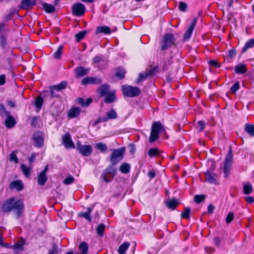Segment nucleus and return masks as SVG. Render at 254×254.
I'll return each instance as SVG.
<instances>
[{
  "label": "nucleus",
  "mask_w": 254,
  "mask_h": 254,
  "mask_svg": "<svg viewBox=\"0 0 254 254\" xmlns=\"http://www.w3.org/2000/svg\"><path fill=\"white\" fill-rule=\"evenodd\" d=\"M165 129L160 122H154L151 126V133L149 136V142L153 143L159 138V134L163 132L165 133Z\"/></svg>",
  "instance_id": "f257e3e1"
},
{
  "label": "nucleus",
  "mask_w": 254,
  "mask_h": 254,
  "mask_svg": "<svg viewBox=\"0 0 254 254\" xmlns=\"http://www.w3.org/2000/svg\"><path fill=\"white\" fill-rule=\"evenodd\" d=\"M116 174V169L113 166H110L104 171L101 177L105 182L109 183L113 180Z\"/></svg>",
  "instance_id": "f03ea898"
},
{
  "label": "nucleus",
  "mask_w": 254,
  "mask_h": 254,
  "mask_svg": "<svg viewBox=\"0 0 254 254\" xmlns=\"http://www.w3.org/2000/svg\"><path fill=\"white\" fill-rule=\"evenodd\" d=\"M122 91L124 95L129 97L137 96L140 93L139 88L129 85L123 86Z\"/></svg>",
  "instance_id": "7ed1b4c3"
},
{
  "label": "nucleus",
  "mask_w": 254,
  "mask_h": 254,
  "mask_svg": "<svg viewBox=\"0 0 254 254\" xmlns=\"http://www.w3.org/2000/svg\"><path fill=\"white\" fill-rule=\"evenodd\" d=\"M233 161V155L230 149L229 153L226 155L225 160L223 171L225 177H227L229 174Z\"/></svg>",
  "instance_id": "20e7f679"
},
{
  "label": "nucleus",
  "mask_w": 254,
  "mask_h": 254,
  "mask_svg": "<svg viewBox=\"0 0 254 254\" xmlns=\"http://www.w3.org/2000/svg\"><path fill=\"white\" fill-rule=\"evenodd\" d=\"M124 152L125 150L123 148L114 150L110 158L112 164L115 165L120 161L123 157Z\"/></svg>",
  "instance_id": "39448f33"
},
{
  "label": "nucleus",
  "mask_w": 254,
  "mask_h": 254,
  "mask_svg": "<svg viewBox=\"0 0 254 254\" xmlns=\"http://www.w3.org/2000/svg\"><path fill=\"white\" fill-rule=\"evenodd\" d=\"M175 44L174 36L172 34L168 33L164 35L162 44V50H165Z\"/></svg>",
  "instance_id": "423d86ee"
},
{
  "label": "nucleus",
  "mask_w": 254,
  "mask_h": 254,
  "mask_svg": "<svg viewBox=\"0 0 254 254\" xmlns=\"http://www.w3.org/2000/svg\"><path fill=\"white\" fill-rule=\"evenodd\" d=\"M76 145L79 153L83 156H88L92 152V147L90 145H82L78 142Z\"/></svg>",
  "instance_id": "0eeeda50"
},
{
  "label": "nucleus",
  "mask_w": 254,
  "mask_h": 254,
  "mask_svg": "<svg viewBox=\"0 0 254 254\" xmlns=\"http://www.w3.org/2000/svg\"><path fill=\"white\" fill-rule=\"evenodd\" d=\"M23 201L19 199L13 201L12 210L16 214L17 217H20L24 211Z\"/></svg>",
  "instance_id": "6e6552de"
},
{
  "label": "nucleus",
  "mask_w": 254,
  "mask_h": 254,
  "mask_svg": "<svg viewBox=\"0 0 254 254\" xmlns=\"http://www.w3.org/2000/svg\"><path fill=\"white\" fill-rule=\"evenodd\" d=\"M34 145L35 146L41 148L43 145L44 134L41 131L36 132L33 135Z\"/></svg>",
  "instance_id": "1a4fd4ad"
},
{
  "label": "nucleus",
  "mask_w": 254,
  "mask_h": 254,
  "mask_svg": "<svg viewBox=\"0 0 254 254\" xmlns=\"http://www.w3.org/2000/svg\"><path fill=\"white\" fill-rule=\"evenodd\" d=\"M72 13L76 16H82L85 12V6L81 3H76L72 7Z\"/></svg>",
  "instance_id": "9d476101"
},
{
  "label": "nucleus",
  "mask_w": 254,
  "mask_h": 254,
  "mask_svg": "<svg viewBox=\"0 0 254 254\" xmlns=\"http://www.w3.org/2000/svg\"><path fill=\"white\" fill-rule=\"evenodd\" d=\"M63 142L65 147L66 148H73L74 147V143H73L71 136L68 133H65L63 136Z\"/></svg>",
  "instance_id": "9b49d317"
},
{
  "label": "nucleus",
  "mask_w": 254,
  "mask_h": 254,
  "mask_svg": "<svg viewBox=\"0 0 254 254\" xmlns=\"http://www.w3.org/2000/svg\"><path fill=\"white\" fill-rule=\"evenodd\" d=\"M102 80L100 78L95 77H87L83 78L82 80V84L83 85L87 84H98L101 83Z\"/></svg>",
  "instance_id": "f8f14e48"
},
{
  "label": "nucleus",
  "mask_w": 254,
  "mask_h": 254,
  "mask_svg": "<svg viewBox=\"0 0 254 254\" xmlns=\"http://www.w3.org/2000/svg\"><path fill=\"white\" fill-rule=\"evenodd\" d=\"M14 201V198H11L5 201L2 206V210L5 212H10L11 210H12L13 203Z\"/></svg>",
  "instance_id": "ddd939ff"
},
{
  "label": "nucleus",
  "mask_w": 254,
  "mask_h": 254,
  "mask_svg": "<svg viewBox=\"0 0 254 254\" xmlns=\"http://www.w3.org/2000/svg\"><path fill=\"white\" fill-rule=\"evenodd\" d=\"M117 115L116 111L114 109H111L110 111L106 113V117L100 118L99 120L102 122H107L109 120H113L116 119Z\"/></svg>",
  "instance_id": "4468645a"
},
{
  "label": "nucleus",
  "mask_w": 254,
  "mask_h": 254,
  "mask_svg": "<svg viewBox=\"0 0 254 254\" xmlns=\"http://www.w3.org/2000/svg\"><path fill=\"white\" fill-rule=\"evenodd\" d=\"M9 188L11 190L15 189L17 191H21L23 189L24 185L21 180H16L10 183Z\"/></svg>",
  "instance_id": "2eb2a0df"
},
{
  "label": "nucleus",
  "mask_w": 254,
  "mask_h": 254,
  "mask_svg": "<svg viewBox=\"0 0 254 254\" xmlns=\"http://www.w3.org/2000/svg\"><path fill=\"white\" fill-rule=\"evenodd\" d=\"M206 181L211 184H217V175L208 171L205 173Z\"/></svg>",
  "instance_id": "dca6fc26"
},
{
  "label": "nucleus",
  "mask_w": 254,
  "mask_h": 254,
  "mask_svg": "<svg viewBox=\"0 0 254 254\" xmlns=\"http://www.w3.org/2000/svg\"><path fill=\"white\" fill-rule=\"evenodd\" d=\"M196 24V20L194 19L190 23L189 28L187 29V31L184 34V38L185 40H189L192 34V31L194 29Z\"/></svg>",
  "instance_id": "f3484780"
},
{
  "label": "nucleus",
  "mask_w": 254,
  "mask_h": 254,
  "mask_svg": "<svg viewBox=\"0 0 254 254\" xmlns=\"http://www.w3.org/2000/svg\"><path fill=\"white\" fill-rule=\"evenodd\" d=\"M98 93L101 96H105L110 91V86L107 84L101 85L97 90Z\"/></svg>",
  "instance_id": "a211bd4d"
},
{
  "label": "nucleus",
  "mask_w": 254,
  "mask_h": 254,
  "mask_svg": "<svg viewBox=\"0 0 254 254\" xmlns=\"http://www.w3.org/2000/svg\"><path fill=\"white\" fill-rule=\"evenodd\" d=\"M89 70V68H85L82 66H78L75 69V72L77 77H81L88 74Z\"/></svg>",
  "instance_id": "6ab92c4d"
},
{
  "label": "nucleus",
  "mask_w": 254,
  "mask_h": 254,
  "mask_svg": "<svg viewBox=\"0 0 254 254\" xmlns=\"http://www.w3.org/2000/svg\"><path fill=\"white\" fill-rule=\"evenodd\" d=\"M111 33V29L109 27L106 26H98L96 28V34L103 33L105 35L110 34Z\"/></svg>",
  "instance_id": "aec40b11"
},
{
  "label": "nucleus",
  "mask_w": 254,
  "mask_h": 254,
  "mask_svg": "<svg viewBox=\"0 0 254 254\" xmlns=\"http://www.w3.org/2000/svg\"><path fill=\"white\" fill-rule=\"evenodd\" d=\"M116 99L115 91L113 90L105 96L104 101L107 103H111Z\"/></svg>",
  "instance_id": "412c9836"
},
{
  "label": "nucleus",
  "mask_w": 254,
  "mask_h": 254,
  "mask_svg": "<svg viewBox=\"0 0 254 254\" xmlns=\"http://www.w3.org/2000/svg\"><path fill=\"white\" fill-rule=\"evenodd\" d=\"M153 73V70L150 69L148 71L144 73H140L139 74V77L137 79V82L143 81L147 79V78Z\"/></svg>",
  "instance_id": "4be33fe9"
},
{
  "label": "nucleus",
  "mask_w": 254,
  "mask_h": 254,
  "mask_svg": "<svg viewBox=\"0 0 254 254\" xmlns=\"http://www.w3.org/2000/svg\"><path fill=\"white\" fill-rule=\"evenodd\" d=\"M165 204L168 208L174 210L179 204V202L175 199H170L165 201Z\"/></svg>",
  "instance_id": "5701e85b"
},
{
  "label": "nucleus",
  "mask_w": 254,
  "mask_h": 254,
  "mask_svg": "<svg viewBox=\"0 0 254 254\" xmlns=\"http://www.w3.org/2000/svg\"><path fill=\"white\" fill-rule=\"evenodd\" d=\"M36 3V0H23L21 2V6L23 8H28L35 5Z\"/></svg>",
  "instance_id": "b1692460"
},
{
  "label": "nucleus",
  "mask_w": 254,
  "mask_h": 254,
  "mask_svg": "<svg viewBox=\"0 0 254 254\" xmlns=\"http://www.w3.org/2000/svg\"><path fill=\"white\" fill-rule=\"evenodd\" d=\"M5 125L7 128H12L15 125V121L14 119L9 115L6 117V119L4 121Z\"/></svg>",
  "instance_id": "393cba45"
},
{
  "label": "nucleus",
  "mask_w": 254,
  "mask_h": 254,
  "mask_svg": "<svg viewBox=\"0 0 254 254\" xmlns=\"http://www.w3.org/2000/svg\"><path fill=\"white\" fill-rule=\"evenodd\" d=\"M80 112L81 110L79 107H74L70 110L68 115L69 118H74L77 117Z\"/></svg>",
  "instance_id": "a878e982"
},
{
  "label": "nucleus",
  "mask_w": 254,
  "mask_h": 254,
  "mask_svg": "<svg viewBox=\"0 0 254 254\" xmlns=\"http://www.w3.org/2000/svg\"><path fill=\"white\" fill-rule=\"evenodd\" d=\"M254 47V38L248 40L245 44L244 47L243 48L242 53L246 52L249 49L252 48Z\"/></svg>",
  "instance_id": "bb28decb"
},
{
  "label": "nucleus",
  "mask_w": 254,
  "mask_h": 254,
  "mask_svg": "<svg viewBox=\"0 0 254 254\" xmlns=\"http://www.w3.org/2000/svg\"><path fill=\"white\" fill-rule=\"evenodd\" d=\"M79 250L81 252V254L77 253L76 254H87L88 251V246L86 243L82 242L79 246Z\"/></svg>",
  "instance_id": "cd10ccee"
},
{
  "label": "nucleus",
  "mask_w": 254,
  "mask_h": 254,
  "mask_svg": "<svg viewBox=\"0 0 254 254\" xmlns=\"http://www.w3.org/2000/svg\"><path fill=\"white\" fill-rule=\"evenodd\" d=\"M129 244L128 242H124L119 248L118 252L119 254H125L126 251L128 249Z\"/></svg>",
  "instance_id": "c85d7f7f"
},
{
  "label": "nucleus",
  "mask_w": 254,
  "mask_h": 254,
  "mask_svg": "<svg viewBox=\"0 0 254 254\" xmlns=\"http://www.w3.org/2000/svg\"><path fill=\"white\" fill-rule=\"evenodd\" d=\"M47 181V177L44 173H40L38 176V183L41 186H43Z\"/></svg>",
  "instance_id": "c756f323"
},
{
  "label": "nucleus",
  "mask_w": 254,
  "mask_h": 254,
  "mask_svg": "<svg viewBox=\"0 0 254 254\" xmlns=\"http://www.w3.org/2000/svg\"><path fill=\"white\" fill-rule=\"evenodd\" d=\"M130 169V166L129 164L127 163H123L119 168V170L124 174L128 173Z\"/></svg>",
  "instance_id": "7c9ffc66"
},
{
  "label": "nucleus",
  "mask_w": 254,
  "mask_h": 254,
  "mask_svg": "<svg viewBox=\"0 0 254 254\" xmlns=\"http://www.w3.org/2000/svg\"><path fill=\"white\" fill-rule=\"evenodd\" d=\"M235 71L237 73L243 74L247 71L246 65L243 64H240L235 66Z\"/></svg>",
  "instance_id": "2f4dec72"
},
{
  "label": "nucleus",
  "mask_w": 254,
  "mask_h": 254,
  "mask_svg": "<svg viewBox=\"0 0 254 254\" xmlns=\"http://www.w3.org/2000/svg\"><path fill=\"white\" fill-rule=\"evenodd\" d=\"M161 151L157 148H150L148 152V155L150 157H155L160 154Z\"/></svg>",
  "instance_id": "473e14b6"
},
{
  "label": "nucleus",
  "mask_w": 254,
  "mask_h": 254,
  "mask_svg": "<svg viewBox=\"0 0 254 254\" xmlns=\"http://www.w3.org/2000/svg\"><path fill=\"white\" fill-rule=\"evenodd\" d=\"M42 6L43 9L48 13L53 12L55 10L54 6L50 4L43 3Z\"/></svg>",
  "instance_id": "72a5a7b5"
},
{
  "label": "nucleus",
  "mask_w": 254,
  "mask_h": 254,
  "mask_svg": "<svg viewBox=\"0 0 254 254\" xmlns=\"http://www.w3.org/2000/svg\"><path fill=\"white\" fill-rule=\"evenodd\" d=\"M0 45L1 47L5 49L7 45V42L6 36L3 34H1L0 35Z\"/></svg>",
  "instance_id": "f704fd0d"
},
{
  "label": "nucleus",
  "mask_w": 254,
  "mask_h": 254,
  "mask_svg": "<svg viewBox=\"0 0 254 254\" xmlns=\"http://www.w3.org/2000/svg\"><path fill=\"white\" fill-rule=\"evenodd\" d=\"M43 104V99L41 96H38L35 99V105L36 108L40 110L41 109Z\"/></svg>",
  "instance_id": "c9c22d12"
},
{
  "label": "nucleus",
  "mask_w": 254,
  "mask_h": 254,
  "mask_svg": "<svg viewBox=\"0 0 254 254\" xmlns=\"http://www.w3.org/2000/svg\"><path fill=\"white\" fill-rule=\"evenodd\" d=\"M245 130L250 136H254V125L248 124L245 126Z\"/></svg>",
  "instance_id": "e433bc0d"
},
{
  "label": "nucleus",
  "mask_w": 254,
  "mask_h": 254,
  "mask_svg": "<svg viewBox=\"0 0 254 254\" xmlns=\"http://www.w3.org/2000/svg\"><path fill=\"white\" fill-rule=\"evenodd\" d=\"M67 85V82L65 81H62L60 84L53 86L56 90L60 91L65 88Z\"/></svg>",
  "instance_id": "4c0bfd02"
},
{
  "label": "nucleus",
  "mask_w": 254,
  "mask_h": 254,
  "mask_svg": "<svg viewBox=\"0 0 254 254\" xmlns=\"http://www.w3.org/2000/svg\"><path fill=\"white\" fill-rule=\"evenodd\" d=\"M63 46H60L59 47L57 50L54 54V57L56 59H60L63 53Z\"/></svg>",
  "instance_id": "58836bf2"
},
{
  "label": "nucleus",
  "mask_w": 254,
  "mask_h": 254,
  "mask_svg": "<svg viewBox=\"0 0 254 254\" xmlns=\"http://www.w3.org/2000/svg\"><path fill=\"white\" fill-rule=\"evenodd\" d=\"M0 114L2 117H7L10 115L9 113L7 111L3 105H0Z\"/></svg>",
  "instance_id": "ea45409f"
},
{
  "label": "nucleus",
  "mask_w": 254,
  "mask_h": 254,
  "mask_svg": "<svg viewBox=\"0 0 254 254\" xmlns=\"http://www.w3.org/2000/svg\"><path fill=\"white\" fill-rule=\"evenodd\" d=\"M105 226L103 224H100L97 227V233L99 236H103L105 230Z\"/></svg>",
  "instance_id": "a19ab883"
},
{
  "label": "nucleus",
  "mask_w": 254,
  "mask_h": 254,
  "mask_svg": "<svg viewBox=\"0 0 254 254\" xmlns=\"http://www.w3.org/2000/svg\"><path fill=\"white\" fill-rule=\"evenodd\" d=\"M20 167L24 175L27 177H29L30 174L31 168L27 167L24 164H22Z\"/></svg>",
  "instance_id": "79ce46f5"
},
{
  "label": "nucleus",
  "mask_w": 254,
  "mask_h": 254,
  "mask_svg": "<svg viewBox=\"0 0 254 254\" xmlns=\"http://www.w3.org/2000/svg\"><path fill=\"white\" fill-rule=\"evenodd\" d=\"M95 147L96 149L100 150L101 152L106 151L107 149V145L103 143L99 142L95 144Z\"/></svg>",
  "instance_id": "37998d69"
},
{
  "label": "nucleus",
  "mask_w": 254,
  "mask_h": 254,
  "mask_svg": "<svg viewBox=\"0 0 254 254\" xmlns=\"http://www.w3.org/2000/svg\"><path fill=\"white\" fill-rule=\"evenodd\" d=\"M86 33V30H83L76 34L75 35L76 41L77 42L81 41L84 37Z\"/></svg>",
  "instance_id": "c03bdc74"
},
{
  "label": "nucleus",
  "mask_w": 254,
  "mask_h": 254,
  "mask_svg": "<svg viewBox=\"0 0 254 254\" xmlns=\"http://www.w3.org/2000/svg\"><path fill=\"white\" fill-rule=\"evenodd\" d=\"M125 74V71L123 68H118L116 72V75L120 79H122L124 77Z\"/></svg>",
  "instance_id": "a18cd8bd"
},
{
  "label": "nucleus",
  "mask_w": 254,
  "mask_h": 254,
  "mask_svg": "<svg viewBox=\"0 0 254 254\" xmlns=\"http://www.w3.org/2000/svg\"><path fill=\"white\" fill-rule=\"evenodd\" d=\"M252 190V186L250 184L248 183L244 185V191L245 194H250Z\"/></svg>",
  "instance_id": "49530a36"
},
{
  "label": "nucleus",
  "mask_w": 254,
  "mask_h": 254,
  "mask_svg": "<svg viewBox=\"0 0 254 254\" xmlns=\"http://www.w3.org/2000/svg\"><path fill=\"white\" fill-rule=\"evenodd\" d=\"M24 242L22 241L21 243H17L12 246V248L17 251H22L23 250V245Z\"/></svg>",
  "instance_id": "de8ad7c7"
},
{
  "label": "nucleus",
  "mask_w": 254,
  "mask_h": 254,
  "mask_svg": "<svg viewBox=\"0 0 254 254\" xmlns=\"http://www.w3.org/2000/svg\"><path fill=\"white\" fill-rule=\"evenodd\" d=\"M190 209L189 208H185L184 211L181 214L182 218L189 219L190 216Z\"/></svg>",
  "instance_id": "09e8293b"
},
{
  "label": "nucleus",
  "mask_w": 254,
  "mask_h": 254,
  "mask_svg": "<svg viewBox=\"0 0 254 254\" xmlns=\"http://www.w3.org/2000/svg\"><path fill=\"white\" fill-rule=\"evenodd\" d=\"M9 160L11 162H14L16 164L18 163V159L15 151H13L10 153L9 156Z\"/></svg>",
  "instance_id": "8fccbe9b"
},
{
  "label": "nucleus",
  "mask_w": 254,
  "mask_h": 254,
  "mask_svg": "<svg viewBox=\"0 0 254 254\" xmlns=\"http://www.w3.org/2000/svg\"><path fill=\"white\" fill-rule=\"evenodd\" d=\"M205 198V195L203 194L201 195H195L194 196V201L197 203H199L202 202Z\"/></svg>",
  "instance_id": "3c124183"
},
{
  "label": "nucleus",
  "mask_w": 254,
  "mask_h": 254,
  "mask_svg": "<svg viewBox=\"0 0 254 254\" xmlns=\"http://www.w3.org/2000/svg\"><path fill=\"white\" fill-rule=\"evenodd\" d=\"M74 181V179L73 177L69 176L66 177L64 180V184L65 185H70Z\"/></svg>",
  "instance_id": "603ef678"
},
{
  "label": "nucleus",
  "mask_w": 254,
  "mask_h": 254,
  "mask_svg": "<svg viewBox=\"0 0 254 254\" xmlns=\"http://www.w3.org/2000/svg\"><path fill=\"white\" fill-rule=\"evenodd\" d=\"M240 88V84L239 82H236L231 88V91L233 93H235Z\"/></svg>",
  "instance_id": "864d4df0"
},
{
  "label": "nucleus",
  "mask_w": 254,
  "mask_h": 254,
  "mask_svg": "<svg viewBox=\"0 0 254 254\" xmlns=\"http://www.w3.org/2000/svg\"><path fill=\"white\" fill-rule=\"evenodd\" d=\"M179 8L182 11H186L187 8V5L185 2L180 1L179 2Z\"/></svg>",
  "instance_id": "5fc2aeb1"
},
{
  "label": "nucleus",
  "mask_w": 254,
  "mask_h": 254,
  "mask_svg": "<svg viewBox=\"0 0 254 254\" xmlns=\"http://www.w3.org/2000/svg\"><path fill=\"white\" fill-rule=\"evenodd\" d=\"M104 61V57L103 56H97L93 59V62L94 64H98Z\"/></svg>",
  "instance_id": "6e6d98bb"
},
{
  "label": "nucleus",
  "mask_w": 254,
  "mask_h": 254,
  "mask_svg": "<svg viewBox=\"0 0 254 254\" xmlns=\"http://www.w3.org/2000/svg\"><path fill=\"white\" fill-rule=\"evenodd\" d=\"M205 125L202 121H200L198 122L197 129L200 131H202L205 128Z\"/></svg>",
  "instance_id": "4d7b16f0"
},
{
  "label": "nucleus",
  "mask_w": 254,
  "mask_h": 254,
  "mask_svg": "<svg viewBox=\"0 0 254 254\" xmlns=\"http://www.w3.org/2000/svg\"><path fill=\"white\" fill-rule=\"evenodd\" d=\"M234 218V215L233 213L230 212L227 215L226 218V222L227 224H229L233 219Z\"/></svg>",
  "instance_id": "13d9d810"
},
{
  "label": "nucleus",
  "mask_w": 254,
  "mask_h": 254,
  "mask_svg": "<svg viewBox=\"0 0 254 254\" xmlns=\"http://www.w3.org/2000/svg\"><path fill=\"white\" fill-rule=\"evenodd\" d=\"M209 64L211 66H213L216 67H220L221 65L220 64L218 63L215 60H211L209 62Z\"/></svg>",
  "instance_id": "bf43d9fd"
},
{
  "label": "nucleus",
  "mask_w": 254,
  "mask_h": 254,
  "mask_svg": "<svg viewBox=\"0 0 254 254\" xmlns=\"http://www.w3.org/2000/svg\"><path fill=\"white\" fill-rule=\"evenodd\" d=\"M81 216L84 218H85L86 220H88L89 221H91V218L90 216V214L89 213V212H85L82 213Z\"/></svg>",
  "instance_id": "052dcab7"
},
{
  "label": "nucleus",
  "mask_w": 254,
  "mask_h": 254,
  "mask_svg": "<svg viewBox=\"0 0 254 254\" xmlns=\"http://www.w3.org/2000/svg\"><path fill=\"white\" fill-rule=\"evenodd\" d=\"M56 91V89L54 87V86H52L50 87V92L51 96L52 98H54L57 97V95L55 93V91Z\"/></svg>",
  "instance_id": "680f3d73"
},
{
  "label": "nucleus",
  "mask_w": 254,
  "mask_h": 254,
  "mask_svg": "<svg viewBox=\"0 0 254 254\" xmlns=\"http://www.w3.org/2000/svg\"><path fill=\"white\" fill-rule=\"evenodd\" d=\"M5 83V75L2 74L0 75V86L3 85Z\"/></svg>",
  "instance_id": "e2e57ef3"
},
{
  "label": "nucleus",
  "mask_w": 254,
  "mask_h": 254,
  "mask_svg": "<svg viewBox=\"0 0 254 254\" xmlns=\"http://www.w3.org/2000/svg\"><path fill=\"white\" fill-rule=\"evenodd\" d=\"M236 55V52L235 50L234 49H232L229 52V57L231 58V59H232L234 57H235Z\"/></svg>",
  "instance_id": "0e129e2a"
},
{
  "label": "nucleus",
  "mask_w": 254,
  "mask_h": 254,
  "mask_svg": "<svg viewBox=\"0 0 254 254\" xmlns=\"http://www.w3.org/2000/svg\"><path fill=\"white\" fill-rule=\"evenodd\" d=\"M36 158V154L34 153H33L30 157L28 158V161L29 163L31 164H32L35 160Z\"/></svg>",
  "instance_id": "69168bd1"
},
{
  "label": "nucleus",
  "mask_w": 254,
  "mask_h": 254,
  "mask_svg": "<svg viewBox=\"0 0 254 254\" xmlns=\"http://www.w3.org/2000/svg\"><path fill=\"white\" fill-rule=\"evenodd\" d=\"M155 175H156L155 172L153 170L149 171L147 174V176L150 179L154 178L155 177Z\"/></svg>",
  "instance_id": "338daca9"
},
{
  "label": "nucleus",
  "mask_w": 254,
  "mask_h": 254,
  "mask_svg": "<svg viewBox=\"0 0 254 254\" xmlns=\"http://www.w3.org/2000/svg\"><path fill=\"white\" fill-rule=\"evenodd\" d=\"M78 103L82 107H86L85 100L82 98H78L77 99Z\"/></svg>",
  "instance_id": "774afa93"
}]
</instances>
